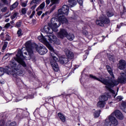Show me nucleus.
<instances>
[{"instance_id": "nucleus-44", "label": "nucleus", "mask_w": 126, "mask_h": 126, "mask_svg": "<svg viewBox=\"0 0 126 126\" xmlns=\"http://www.w3.org/2000/svg\"><path fill=\"white\" fill-rule=\"evenodd\" d=\"M21 32H22V31L21 30V29H20L18 31L17 34L19 36H21Z\"/></svg>"}, {"instance_id": "nucleus-4", "label": "nucleus", "mask_w": 126, "mask_h": 126, "mask_svg": "<svg viewBox=\"0 0 126 126\" xmlns=\"http://www.w3.org/2000/svg\"><path fill=\"white\" fill-rule=\"evenodd\" d=\"M26 47L29 56V60H31V58L33 57V50H36L39 55H45L48 52V50L45 46L38 47L36 43H32L30 41L26 43Z\"/></svg>"}, {"instance_id": "nucleus-53", "label": "nucleus", "mask_w": 126, "mask_h": 126, "mask_svg": "<svg viewBox=\"0 0 126 126\" xmlns=\"http://www.w3.org/2000/svg\"><path fill=\"white\" fill-rule=\"evenodd\" d=\"M38 40H39V41H41V39H42V36H38Z\"/></svg>"}, {"instance_id": "nucleus-54", "label": "nucleus", "mask_w": 126, "mask_h": 126, "mask_svg": "<svg viewBox=\"0 0 126 126\" xmlns=\"http://www.w3.org/2000/svg\"><path fill=\"white\" fill-rule=\"evenodd\" d=\"M104 38L105 37H104V36H101L100 37V39H102V40H100V42H102V41H103Z\"/></svg>"}, {"instance_id": "nucleus-7", "label": "nucleus", "mask_w": 126, "mask_h": 126, "mask_svg": "<svg viewBox=\"0 0 126 126\" xmlns=\"http://www.w3.org/2000/svg\"><path fill=\"white\" fill-rule=\"evenodd\" d=\"M67 34V31H66L65 29H61L60 32L58 33L57 36L58 38H60L61 39H63L64 37H66Z\"/></svg>"}, {"instance_id": "nucleus-51", "label": "nucleus", "mask_w": 126, "mask_h": 126, "mask_svg": "<svg viewBox=\"0 0 126 126\" xmlns=\"http://www.w3.org/2000/svg\"><path fill=\"white\" fill-rule=\"evenodd\" d=\"M91 2H92L93 1V0H90ZM98 2H100V3H101V4H102L103 2V0H98Z\"/></svg>"}, {"instance_id": "nucleus-26", "label": "nucleus", "mask_w": 126, "mask_h": 126, "mask_svg": "<svg viewBox=\"0 0 126 126\" xmlns=\"http://www.w3.org/2000/svg\"><path fill=\"white\" fill-rule=\"evenodd\" d=\"M100 113H101V110L95 111L94 114V118H98L100 116Z\"/></svg>"}, {"instance_id": "nucleus-27", "label": "nucleus", "mask_w": 126, "mask_h": 126, "mask_svg": "<svg viewBox=\"0 0 126 126\" xmlns=\"http://www.w3.org/2000/svg\"><path fill=\"white\" fill-rule=\"evenodd\" d=\"M7 45H8V42H5L4 43V44H3L2 49H1L2 52H4V50H5V49H6V48L7 47Z\"/></svg>"}, {"instance_id": "nucleus-35", "label": "nucleus", "mask_w": 126, "mask_h": 126, "mask_svg": "<svg viewBox=\"0 0 126 126\" xmlns=\"http://www.w3.org/2000/svg\"><path fill=\"white\" fill-rule=\"evenodd\" d=\"M126 26V24H125L123 23H121L120 24L117 25V28L118 29H120V28H121V27H122V26Z\"/></svg>"}, {"instance_id": "nucleus-11", "label": "nucleus", "mask_w": 126, "mask_h": 126, "mask_svg": "<svg viewBox=\"0 0 126 126\" xmlns=\"http://www.w3.org/2000/svg\"><path fill=\"white\" fill-rule=\"evenodd\" d=\"M126 66V61L124 60H121L119 61V63L118 64V67L119 69H121L122 70L125 69V68Z\"/></svg>"}, {"instance_id": "nucleus-38", "label": "nucleus", "mask_w": 126, "mask_h": 126, "mask_svg": "<svg viewBox=\"0 0 126 126\" xmlns=\"http://www.w3.org/2000/svg\"><path fill=\"white\" fill-rule=\"evenodd\" d=\"M9 56H10V54H6L3 57V59H4L5 60H6L7 59H8L9 57Z\"/></svg>"}, {"instance_id": "nucleus-31", "label": "nucleus", "mask_w": 126, "mask_h": 126, "mask_svg": "<svg viewBox=\"0 0 126 126\" xmlns=\"http://www.w3.org/2000/svg\"><path fill=\"white\" fill-rule=\"evenodd\" d=\"M22 24V21H19L18 22H17L16 24V27H20Z\"/></svg>"}, {"instance_id": "nucleus-19", "label": "nucleus", "mask_w": 126, "mask_h": 126, "mask_svg": "<svg viewBox=\"0 0 126 126\" xmlns=\"http://www.w3.org/2000/svg\"><path fill=\"white\" fill-rule=\"evenodd\" d=\"M46 5V3L45 1H43L40 5L36 8V11H38V10H42L45 8V6Z\"/></svg>"}, {"instance_id": "nucleus-32", "label": "nucleus", "mask_w": 126, "mask_h": 126, "mask_svg": "<svg viewBox=\"0 0 126 126\" xmlns=\"http://www.w3.org/2000/svg\"><path fill=\"white\" fill-rule=\"evenodd\" d=\"M52 4H58L59 3V0H51Z\"/></svg>"}, {"instance_id": "nucleus-22", "label": "nucleus", "mask_w": 126, "mask_h": 126, "mask_svg": "<svg viewBox=\"0 0 126 126\" xmlns=\"http://www.w3.org/2000/svg\"><path fill=\"white\" fill-rule=\"evenodd\" d=\"M18 6V2H15L10 7V10H13L14 8H16L17 6Z\"/></svg>"}, {"instance_id": "nucleus-37", "label": "nucleus", "mask_w": 126, "mask_h": 126, "mask_svg": "<svg viewBox=\"0 0 126 126\" xmlns=\"http://www.w3.org/2000/svg\"><path fill=\"white\" fill-rule=\"evenodd\" d=\"M7 10V7H4L3 8H1V11L2 12H5Z\"/></svg>"}, {"instance_id": "nucleus-9", "label": "nucleus", "mask_w": 126, "mask_h": 126, "mask_svg": "<svg viewBox=\"0 0 126 126\" xmlns=\"http://www.w3.org/2000/svg\"><path fill=\"white\" fill-rule=\"evenodd\" d=\"M111 115H112V116L115 115V117H116L117 119H119V120H124V115H123V113H122L120 110H116Z\"/></svg>"}, {"instance_id": "nucleus-21", "label": "nucleus", "mask_w": 126, "mask_h": 126, "mask_svg": "<svg viewBox=\"0 0 126 126\" xmlns=\"http://www.w3.org/2000/svg\"><path fill=\"white\" fill-rule=\"evenodd\" d=\"M108 100V97L105 95H102L99 97V101H101L102 102H106Z\"/></svg>"}, {"instance_id": "nucleus-52", "label": "nucleus", "mask_w": 126, "mask_h": 126, "mask_svg": "<svg viewBox=\"0 0 126 126\" xmlns=\"http://www.w3.org/2000/svg\"><path fill=\"white\" fill-rule=\"evenodd\" d=\"M84 35H86V36H87V35H88V32H83Z\"/></svg>"}, {"instance_id": "nucleus-12", "label": "nucleus", "mask_w": 126, "mask_h": 126, "mask_svg": "<svg viewBox=\"0 0 126 126\" xmlns=\"http://www.w3.org/2000/svg\"><path fill=\"white\" fill-rule=\"evenodd\" d=\"M100 20H102V23L104 24H109L110 23V20L109 18H107L106 16L102 15L101 16L99 17Z\"/></svg>"}, {"instance_id": "nucleus-25", "label": "nucleus", "mask_w": 126, "mask_h": 126, "mask_svg": "<svg viewBox=\"0 0 126 126\" xmlns=\"http://www.w3.org/2000/svg\"><path fill=\"white\" fill-rule=\"evenodd\" d=\"M121 107H123L124 112L126 113V102L123 101L121 103Z\"/></svg>"}, {"instance_id": "nucleus-14", "label": "nucleus", "mask_w": 126, "mask_h": 126, "mask_svg": "<svg viewBox=\"0 0 126 126\" xmlns=\"http://www.w3.org/2000/svg\"><path fill=\"white\" fill-rule=\"evenodd\" d=\"M77 0H68V5L71 6V7H73V6H75V5L77 3Z\"/></svg>"}, {"instance_id": "nucleus-28", "label": "nucleus", "mask_w": 126, "mask_h": 126, "mask_svg": "<svg viewBox=\"0 0 126 126\" xmlns=\"http://www.w3.org/2000/svg\"><path fill=\"white\" fill-rule=\"evenodd\" d=\"M40 2L41 0H32L30 3V4L32 5L34 4V3H35V4H38V3H40Z\"/></svg>"}, {"instance_id": "nucleus-48", "label": "nucleus", "mask_w": 126, "mask_h": 126, "mask_svg": "<svg viewBox=\"0 0 126 126\" xmlns=\"http://www.w3.org/2000/svg\"><path fill=\"white\" fill-rule=\"evenodd\" d=\"M34 98L33 95H29L28 97H26L27 99H33Z\"/></svg>"}, {"instance_id": "nucleus-63", "label": "nucleus", "mask_w": 126, "mask_h": 126, "mask_svg": "<svg viewBox=\"0 0 126 126\" xmlns=\"http://www.w3.org/2000/svg\"><path fill=\"white\" fill-rule=\"evenodd\" d=\"M24 49L25 50V51H26V48H24Z\"/></svg>"}, {"instance_id": "nucleus-23", "label": "nucleus", "mask_w": 126, "mask_h": 126, "mask_svg": "<svg viewBox=\"0 0 126 126\" xmlns=\"http://www.w3.org/2000/svg\"><path fill=\"white\" fill-rule=\"evenodd\" d=\"M16 126V123L15 122H11V121H9L6 123V126Z\"/></svg>"}, {"instance_id": "nucleus-8", "label": "nucleus", "mask_w": 126, "mask_h": 126, "mask_svg": "<svg viewBox=\"0 0 126 126\" xmlns=\"http://www.w3.org/2000/svg\"><path fill=\"white\" fill-rule=\"evenodd\" d=\"M64 52L65 54L66 57L67 58V59H69V60H72V59L74 58V54H73V53L70 50L67 49V48H65L64 50Z\"/></svg>"}, {"instance_id": "nucleus-5", "label": "nucleus", "mask_w": 126, "mask_h": 126, "mask_svg": "<svg viewBox=\"0 0 126 126\" xmlns=\"http://www.w3.org/2000/svg\"><path fill=\"white\" fill-rule=\"evenodd\" d=\"M69 11V8L66 5H64L62 7V9H59L58 11V21L60 23H67V19L64 16L65 15H68V11Z\"/></svg>"}, {"instance_id": "nucleus-24", "label": "nucleus", "mask_w": 126, "mask_h": 126, "mask_svg": "<svg viewBox=\"0 0 126 126\" xmlns=\"http://www.w3.org/2000/svg\"><path fill=\"white\" fill-rule=\"evenodd\" d=\"M96 24L98 25V26H104V24L103 23V21L101 20H97L95 21Z\"/></svg>"}, {"instance_id": "nucleus-43", "label": "nucleus", "mask_w": 126, "mask_h": 126, "mask_svg": "<svg viewBox=\"0 0 126 126\" xmlns=\"http://www.w3.org/2000/svg\"><path fill=\"white\" fill-rule=\"evenodd\" d=\"M36 7H37V4H35L32 6L31 7V9H32V10H34Z\"/></svg>"}, {"instance_id": "nucleus-13", "label": "nucleus", "mask_w": 126, "mask_h": 126, "mask_svg": "<svg viewBox=\"0 0 126 126\" xmlns=\"http://www.w3.org/2000/svg\"><path fill=\"white\" fill-rule=\"evenodd\" d=\"M60 63L62 64H65L68 63V59L64 56H61L60 59Z\"/></svg>"}, {"instance_id": "nucleus-56", "label": "nucleus", "mask_w": 126, "mask_h": 126, "mask_svg": "<svg viewBox=\"0 0 126 126\" xmlns=\"http://www.w3.org/2000/svg\"><path fill=\"white\" fill-rule=\"evenodd\" d=\"M10 15L9 14V15H5V17H8V16H9Z\"/></svg>"}, {"instance_id": "nucleus-2", "label": "nucleus", "mask_w": 126, "mask_h": 126, "mask_svg": "<svg viewBox=\"0 0 126 126\" xmlns=\"http://www.w3.org/2000/svg\"><path fill=\"white\" fill-rule=\"evenodd\" d=\"M90 77L94 80H97L104 85H106L105 88L106 90H108L109 92H111L113 94H115V93L114 90H112L113 87L118 85L119 83H126V74L124 72L121 73V75L118 77L117 81L114 80L115 78H110L109 77L105 78L102 77L98 78L93 75H90Z\"/></svg>"}, {"instance_id": "nucleus-3", "label": "nucleus", "mask_w": 126, "mask_h": 126, "mask_svg": "<svg viewBox=\"0 0 126 126\" xmlns=\"http://www.w3.org/2000/svg\"><path fill=\"white\" fill-rule=\"evenodd\" d=\"M61 26V23L60 21L56 18H52L51 20V23L48 24V26H45L44 27V30L49 35H45L44 37H43L44 42L47 43L48 40L50 43H55L57 45L61 44V41L57 38V36L53 35V31L54 32H58V28Z\"/></svg>"}, {"instance_id": "nucleus-36", "label": "nucleus", "mask_w": 126, "mask_h": 126, "mask_svg": "<svg viewBox=\"0 0 126 126\" xmlns=\"http://www.w3.org/2000/svg\"><path fill=\"white\" fill-rule=\"evenodd\" d=\"M27 11V9H26V8H24L22 9V13L23 14H26Z\"/></svg>"}, {"instance_id": "nucleus-45", "label": "nucleus", "mask_w": 126, "mask_h": 126, "mask_svg": "<svg viewBox=\"0 0 126 126\" xmlns=\"http://www.w3.org/2000/svg\"><path fill=\"white\" fill-rule=\"evenodd\" d=\"M45 2L46 3V5H49V3H51V0H46Z\"/></svg>"}, {"instance_id": "nucleus-64", "label": "nucleus", "mask_w": 126, "mask_h": 126, "mask_svg": "<svg viewBox=\"0 0 126 126\" xmlns=\"http://www.w3.org/2000/svg\"><path fill=\"white\" fill-rule=\"evenodd\" d=\"M80 124H78V126H80Z\"/></svg>"}, {"instance_id": "nucleus-57", "label": "nucleus", "mask_w": 126, "mask_h": 126, "mask_svg": "<svg viewBox=\"0 0 126 126\" xmlns=\"http://www.w3.org/2000/svg\"><path fill=\"white\" fill-rule=\"evenodd\" d=\"M0 83L1 84H3V82H0Z\"/></svg>"}, {"instance_id": "nucleus-46", "label": "nucleus", "mask_w": 126, "mask_h": 126, "mask_svg": "<svg viewBox=\"0 0 126 126\" xmlns=\"http://www.w3.org/2000/svg\"><path fill=\"white\" fill-rule=\"evenodd\" d=\"M22 6H23V7H26V6H27V3L23 2L22 3Z\"/></svg>"}, {"instance_id": "nucleus-30", "label": "nucleus", "mask_w": 126, "mask_h": 126, "mask_svg": "<svg viewBox=\"0 0 126 126\" xmlns=\"http://www.w3.org/2000/svg\"><path fill=\"white\" fill-rule=\"evenodd\" d=\"M17 14H18V13H14L11 16V19L12 20H13V19H15L16 18V17L17 16Z\"/></svg>"}, {"instance_id": "nucleus-55", "label": "nucleus", "mask_w": 126, "mask_h": 126, "mask_svg": "<svg viewBox=\"0 0 126 126\" xmlns=\"http://www.w3.org/2000/svg\"><path fill=\"white\" fill-rule=\"evenodd\" d=\"M8 21H9V18L6 19L5 20V22H8Z\"/></svg>"}, {"instance_id": "nucleus-33", "label": "nucleus", "mask_w": 126, "mask_h": 126, "mask_svg": "<svg viewBox=\"0 0 126 126\" xmlns=\"http://www.w3.org/2000/svg\"><path fill=\"white\" fill-rule=\"evenodd\" d=\"M48 14H50V13L49 12V11H47L45 13H43L41 15V19L44 18V17H45V16H47V15Z\"/></svg>"}, {"instance_id": "nucleus-41", "label": "nucleus", "mask_w": 126, "mask_h": 126, "mask_svg": "<svg viewBox=\"0 0 126 126\" xmlns=\"http://www.w3.org/2000/svg\"><path fill=\"white\" fill-rule=\"evenodd\" d=\"M117 99L118 101H122V100H123V97L122 96H118L117 97Z\"/></svg>"}, {"instance_id": "nucleus-50", "label": "nucleus", "mask_w": 126, "mask_h": 126, "mask_svg": "<svg viewBox=\"0 0 126 126\" xmlns=\"http://www.w3.org/2000/svg\"><path fill=\"white\" fill-rule=\"evenodd\" d=\"M42 13H43V11H39L37 12V14L38 16H40L41 15V14H42Z\"/></svg>"}, {"instance_id": "nucleus-1", "label": "nucleus", "mask_w": 126, "mask_h": 126, "mask_svg": "<svg viewBox=\"0 0 126 126\" xmlns=\"http://www.w3.org/2000/svg\"><path fill=\"white\" fill-rule=\"evenodd\" d=\"M23 53L27 56V53L24 52L23 48H22L18 52L16 58H15V61L20 63L18 65H17L16 63L14 62V60H13L10 62V66H6L5 68L0 67V76H2L4 74V72L7 73V74H12V75L17 74L18 75H20V73L17 70L21 69V65L24 67H26V63L23 61V59H25L26 56L24 57L23 56Z\"/></svg>"}, {"instance_id": "nucleus-6", "label": "nucleus", "mask_w": 126, "mask_h": 126, "mask_svg": "<svg viewBox=\"0 0 126 126\" xmlns=\"http://www.w3.org/2000/svg\"><path fill=\"white\" fill-rule=\"evenodd\" d=\"M47 47L49 50L50 51V54L51 57H52L53 59L51 60L50 63L51 66L55 71H59V65H58V63H57V61H58V58L55 56V55H57V53L55 52V50L51 45L47 44Z\"/></svg>"}, {"instance_id": "nucleus-20", "label": "nucleus", "mask_w": 126, "mask_h": 126, "mask_svg": "<svg viewBox=\"0 0 126 126\" xmlns=\"http://www.w3.org/2000/svg\"><path fill=\"white\" fill-rule=\"evenodd\" d=\"M105 126H112V122H111V120H110V116L108 119H106L105 122Z\"/></svg>"}, {"instance_id": "nucleus-17", "label": "nucleus", "mask_w": 126, "mask_h": 126, "mask_svg": "<svg viewBox=\"0 0 126 126\" xmlns=\"http://www.w3.org/2000/svg\"><path fill=\"white\" fill-rule=\"evenodd\" d=\"M66 37L67 38V39H68V40H69V41H72L74 39V38H75V36L73 33H67Z\"/></svg>"}, {"instance_id": "nucleus-18", "label": "nucleus", "mask_w": 126, "mask_h": 126, "mask_svg": "<svg viewBox=\"0 0 126 126\" xmlns=\"http://www.w3.org/2000/svg\"><path fill=\"white\" fill-rule=\"evenodd\" d=\"M59 118L60 119L61 121L63 122V123L65 122V117H64V115H63L62 113L59 112L58 114Z\"/></svg>"}, {"instance_id": "nucleus-10", "label": "nucleus", "mask_w": 126, "mask_h": 126, "mask_svg": "<svg viewBox=\"0 0 126 126\" xmlns=\"http://www.w3.org/2000/svg\"><path fill=\"white\" fill-rule=\"evenodd\" d=\"M110 120L111 122V125H113V126H117L119 125V122L117 119L113 116V114L110 115Z\"/></svg>"}, {"instance_id": "nucleus-42", "label": "nucleus", "mask_w": 126, "mask_h": 126, "mask_svg": "<svg viewBox=\"0 0 126 126\" xmlns=\"http://www.w3.org/2000/svg\"><path fill=\"white\" fill-rule=\"evenodd\" d=\"M4 4H8V1L7 0H1Z\"/></svg>"}, {"instance_id": "nucleus-47", "label": "nucleus", "mask_w": 126, "mask_h": 126, "mask_svg": "<svg viewBox=\"0 0 126 126\" xmlns=\"http://www.w3.org/2000/svg\"><path fill=\"white\" fill-rule=\"evenodd\" d=\"M9 26H10V23H7L5 26H4V28H8L9 27Z\"/></svg>"}, {"instance_id": "nucleus-62", "label": "nucleus", "mask_w": 126, "mask_h": 126, "mask_svg": "<svg viewBox=\"0 0 126 126\" xmlns=\"http://www.w3.org/2000/svg\"><path fill=\"white\" fill-rule=\"evenodd\" d=\"M119 91V88L117 89V91Z\"/></svg>"}, {"instance_id": "nucleus-40", "label": "nucleus", "mask_w": 126, "mask_h": 126, "mask_svg": "<svg viewBox=\"0 0 126 126\" xmlns=\"http://www.w3.org/2000/svg\"><path fill=\"white\" fill-rule=\"evenodd\" d=\"M77 1L80 5H82V4H83V0H77Z\"/></svg>"}, {"instance_id": "nucleus-61", "label": "nucleus", "mask_w": 126, "mask_h": 126, "mask_svg": "<svg viewBox=\"0 0 126 126\" xmlns=\"http://www.w3.org/2000/svg\"><path fill=\"white\" fill-rule=\"evenodd\" d=\"M6 36H7V37H9V36L7 35H6Z\"/></svg>"}, {"instance_id": "nucleus-15", "label": "nucleus", "mask_w": 126, "mask_h": 126, "mask_svg": "<svg viewBox=\"0 0 126 126\" xmlns=\"http://www.w3.org/2000/svg\"><path fill=\"white\" fill-rule=\"evenodd\" d=\"M106 67L107 69V71L109 72V74H110L111 76H112V78H115V76L114 75V73H113L111 67L109 65H107Z\"/></svg>"}, {"instance_id": "nucleus-60", "label": "nucleus", "mask_w": 126, "mask_h": 126, "mask_svg": "<svg viewBox=\"0 0 126 126\" xmlns=\"http://www.w3.org/2000/svg\"><path fill=\"white\" fill-rule=\"evenodd\" d=\"M53 4H50V6H52V5H53Z\"/></svg>"}, {"instance_id": "nucleus-29", "label": "nucleus", "mask_w": 126, "mask_h": 126, "mask_svg": "<svg viewBox=\"0 0 126 126\" xmlns=\"http://www.w3.org/2000/svg\"><path fill=\"white\" fill-rule=\"evenodd\" d=\"M56 8L57 6L56 5H53L49 12V14H50V13H52V12L54 11Z\"/></svg>"}, {"instance_id": "nucleus-39", "label": "nucleus", "mask_w": 126, "mask_h": 126, "mask_svg": "<svg viewBox=\"0 0 126 126\" xmlns=\"http://www.w3.org/2000/svg\"><path fill=\"white\" fill-rule=\"evenodd\" d=\"M35 13H36V12L35 11V10H33L31 15L30 16V18H32V17H33V16L35 15Z\"/></svg>"}, {"instance_id": "nucleus-49", "label": "nucleus", "mask_w": 126, "mask_h": 126, "mask_svg": "<svg viewBox=\"0 0 126 126\" xmlns=\"http://www.w3.org/2000/svg\"><path fill=\"white\" fill-rule=\"evenodd\" d=\"M0 126H4V122L0 121Z\"/></svg>"}, {"instance_id": "nucleus-59", "label": "nucleus", "mask_w": 126, "mask_h": 126, "mask_svg": "<svg viewBox=\"0 0 126 126\" xmlns=\"http://www.w3.org/2000/svg\"><path fill=\"white\" fill-rule=\"evenodd\" d=\"M0 6L1 7V6H2V4H1V3H0Z\"/></svg>"}, {"instance_id": "nucleus-34", "label": "nucleus", "mask_w": 126, "mask_h": 126, "mask_svg": "<svg viewBox=\"0 0 126 126\" xmlns=\"http://www.w3.org/2000/svg\"><path fill=\"white\" fill-rule=\"evenodd\" d=\"M107 15L108 17H112L114 15V13L112 12H107Z\"/></svg>"}, {"instance_id": "nucleus-58", "label": "nucleus", "mask_w": 126, "mask_h": 126, "mask_svg": "<svg viewBox=\"0 0 126 126\" xmlns=\"http://www.w3.org/2000/svg\"><path fill=\"white\" fill-rule=\"evenodd\" d=\"M6 40H7V41H9V38H6Z\"/></svg>"}, {"instance_id": "nucleus-16", "label": "nucleus", "mask_w": 126, "mask_h": 126, "mask_svg": "<svg viewBox=\"0 0 126 126\" xmlns=\"http://www.w3.org/2000/svg\"><path fill=\"white\" fill-rule=\"evenodd\" d=\"M105 105H106V102L99 100L97 103V108H100V109H102L105 107Z\"/></svg>"}]
</instances>
